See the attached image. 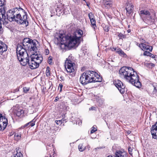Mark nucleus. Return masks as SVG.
I'll list each match as a JSON object with an SVG mask.
<instances>
[{
    "label": "nucleus",
    "instance_id": "f257e3e1",
    "mask_svg": "<svg viewBox=\"0 0 157 157\" xmlns=\"http://www.w3.org/2000/svg\"><path fill=\"white\" fill-rule=\"evenodd\" d=\"M82 34V32L80 30L75 31L72 36L59 34L56 37L55 42L61 49L73 47L79 43Z\"/></svg>",
    "mask_w": 157,
    "mask_h": 157
},
{
    "label": "nucleus",
    "instance_id": "f03ea898",
    "mask_svg": "<svg viewBox=\"0 0 157 157\" xmlns=\"http://www.w3.org/2000/svg\"><path fill=\"white\" fill-rule=\"evenodd\" d=\"M119 72L120 76L124 78L127 81L137 88L141 87V84L140 82L139 76L137 73L133 71L132 68L123 67L120 70Z\"/></svg>",
    "mask_w": 157,
    "mask_h": 157
},
{
    "label": "nucleus",
    "instance_id": "7ed1b4c3",
    "mask_svg": "<svg viewBox=\"0 0 157 157\" xmlns=\"http://www.w3.org/2000/svg\"><path fill=\"white\" fill-rule=\"evenodd\" d=\"M102 78L97 73L92 71H89L81 75L79 81L83 85L92 82H101Z\"/></svg>",
    "mask_w": 157,
    "mask_h": 157
},
{
    "label": "nucleus",
    "instance_id": "20e7f679",
    "mask_svg": "<svg viewBox=\"0 0 157 157\" xmlns=\"http://www.w3.org/2000/svg\"><path fill=\"white\" fill-rule=\"evenodd\" d=\"M16 52L17 59L22 65L25 66L28 64L29 60L27 52L20 44L17 45Z\"/></svg>",
    "mask_w": 157,
    "mask_h": 157
},
{
    "label": "nucleus",
    "instance_id": "39448f33",
    "mask_svg": "<svg viewBox=\"0 0 157 157\" xmlns=\"http://www.w3.org/2000/svg\"><path fill=\"white\" fill-rule=\"evenodd\" d=\"M17 11L15 21L20 24H25L26 26L28 25L27 15L25 10L21 8H17Z\"/></svg>",
    "mask_w": 157,
    "mask_h": 157
},
{
    "label": "nucleus",
    "instance_id": "423d86ee",
    "mask_svg": "<svg viewBox=\"0 0 157 157\" xmlns=\"http://www.w3.org/2000/svg\"><path fill=\"white\" fill-rule=\"evenodd\" d=\"M43 60L41 55H36L33 56L29 61L28 65L29 67L32 69L38 68Z\"/></svg>",
    "mask_w": 157,
    "mask_h": 157
},
{
    "label": "nucleus",
    "instance_id": "0eeeda50",
    "mask_svg": "<svg viewBox=\"0 0 157 157\" xmlns=\"http://www.w3.org/2000/svg\"><path fill=\"white\" fill-rule=\"evenodd\" d=\"M20 44L22 46V45L24 46V48H25V51L27 49L30 51H35L37 49L36 43L32 40L29 38H25L23 40L22 44Z\"/></svg>",
    "mask_w": 157,
    "mask_h": 157
},
{
    "label": "nucleus",
    "instance_id": "6e6552de",
    "mask_svg": "<svg viewBox=\"0 0 157 157\" xmlns=\"http://www.w3.org/2000/svg\"><path fill=\"white\" fill-rule=\"evenodd\" d=\"M140 14L141 17L144 18L145 21L148 25L153 24L154 19L152 18L148 11L145 10H142L140 11Z\"/></svg>",
    "mask_w": 157,
    "mask_h": 157
},
{
    "label": "nucleus",
    "instance_id": "1a4fd4ad",
    "mask_svg": "<svg viewBox=\"0 0 157 157\" xmlns=\"http://www.w3.org/2000/svg\"><path fill=\"white\" fill-rule=\"evenodd\" d=\"M17 8H14L12 10H9L6 15V11H5V16L6 18L2 17V18L5 20L6 19L12 22L15 21L16 14L17 13Z\"/></svg>",
    "mask_w": 157,
    "mask_h": 157
},
{
    "label": "nucleus",
    "instance_id": "9d476101",
    "mask_svg": "<svg viewBox=\"0 0 157 157\" xmlns=\"http://www.w3.org/2000/svg\"><path fill=\"white\" fill-rule=\"evenodd\" d=\"M75 65V63L72 62L71 61L67 59L64 64L65 70L68 73H73L75 71L73 66Z\"/></svg>",
    "mask_w": 157,
    "mask_h": 157
},
{
    "label": "nucleus",
    "instance_id": "9b49d317",
    "mask_svg": "<svg viewBox=\"0 0 157 157\" xmlns=\"http://www.w3.org/2000/svg\"><path fill=\"white\" fill-rule=\"evenodd\" d=\"M8 120L6 116L0 113V130H3L6 127Z\"/></svg>",
    "mask_w": 157,
    "mask_h": 157
},
{
    "label": "nucleus",
    "instance_id": "f8f14e48",
    "mask_svg": "<svg viewBox=\"0 0 157 157\" xmlns=\"http://www.w3.org/2000/svg\"><path fill=\"white\" fill-rule=\"evenodd\" d=\"M114 84L121 93L123 94L125 92V86L121 81L118 80L115 81Z\"/></svg>",
    "mask_w": 157,
    "mask_h": 157
},
{
    "label": "nucleus",
    "instance_id": "ddd939ff",
    "mask_svg": "<svg viewBox=\"0 0 157 157\" xmlns=\"http://www.w3.org/2000/svg\"><path fill=\"white\" fill-rule=\"evenodd\" d=\"M151 132L152 138L157 139V122L152 126L151 129Z\"/></svg>",
    "mask_w": 157,
    "mask_h": 157
},
{
    "label": "nucleus",
    "instance_id": "4468645a",
    "mask_svg": "<svg viewBox=\"0 0 157 157\" xmlns=\"http://www.w3.org/2000/svg\"><path fill=\"white\" fill-rule=\"evenodd\" d=\"M4 0H0V15H2V17L6 18L5 9L2 7L4 4Z\"/></svg>",
    "mask_w": 157,
    "mask_h": 157
},
{
    "label": "nucleus",
    "instance_id": "2eb2a0df",
    "mask_svg": "<svg viewBox=\"0 0 157 157\" xmlns=\"http://www.w3.org/2000/svg\"><path fill=\"white\" fill-rule=\"evenodd\" d=\"M138 46L143 50H147L151 52L152 50V46H149L144 43H141L140 44H139Z\"/></svg>",
    "mask_w": 157,
    "mask_h": 157
},
{
    "label": "nucleus",
    "instance_id": "dca6fc26",
    "mask_svg": "<svg viewBox=\"0 0 157 157\" xmlns=\"http://www.w3.org/2000/svg\"><path fill=\"white\" fill-rule=\"evenodd\" d=\"M114 156L115 157H128V154L125 152L118 151L116 152Z\"/></svg>",
    "mask_w": 157,
    "mask_h": 157
},
{
    "label": "nucleus",
    "instance_id": "f3484780",
    "mask_svg": "<svg viewBox=\"0 0 157 157\" xmlns=\"http://www.w3.org/2000/svg\"><path fill=\"white\" fill-rule=\"evenodd\" d=\"M7 47L6 45L0 40V54L2 55L4 52L7 50Z\"/></svg>",
    "mask_w": 157,
    "mask_h": 157
},
{
    "label": "nucleus",
    "instance_id": "a211bd4d",
    "mask_svg": "<svg viewBox=\"0 0 157 157\" xmlns=\"http://www.w3.org/2000/svg\"><path fill=\"white\" fill-rule=\"evenodd\" d=\"M133 6L132 4H128L126 7L127 13L128 14L131 13L133 10Z\"/></svg>",
    "mask_w": 157,
    "mask_h": 157
},
{
    "label": "nucleus",
    "instance_id": "6ab92c4d",
    "mask_svg": "<svg viewBox=\"0 0 157 157\" xmlns=\"http://www.w3.org/2000/svg\"><path fill=\"white\" fill-rule=\"evenodd\" d=\"M116 52L118 53L120 56L124 57H126L127 55L120 48L115 49Z\"/></svg>",
    "mask_w": 157,
    "mask_h": 157
},
{
    "label": "nucleus",
    "instance_id": "aec40b11",
    "mask_svg": "<svg viewBox=\"0 0 157 157\" xmlns=\"http://www.w3.org/2000/svg\"><path fill=\"white\" fill-rule=\"evenodd\" d=\"M24 113V111L21 109H19L17 112V115L18 117H20L22 115H23Z\"/></svg>",
    "mask_w": 157,
    "mask_h": 157
},
{
    "label": "nucleus",
    "instance_id": "412c9836",
    "mask_svg": "<svg viewBox=\"0 0 157 157\" xmlns=\"http://www.w3.org/2000/svg\"><path fill=\"white\" fill-rule=\"evenodd\" d=\"M86 147H84L82 144H80L78 146V149L80 151H83L86 149Z\"/></svg>",
    "mask_w": 157,
    "mask_h": 157
},
{
    "label": "nucleus",
    "instance_id": "4be33fe9",
    "mask_svg": "<svg viewBox=\"0 0 157 157\" xmlns=\"http://www.w3.org/2000/svg\"><path fill=\"white\" fill-rule=\"evenodd\" d=\"M90 21L92 26V27L94 29H95V28L96 27V21L95 18L90 20Z\"/></svg>",
    "mask_w": 157,
    "mask_h": 157
},
{
    "label": "nucleus",
    "instance_id": "5701e85b",
    "mask_svg": "<svg viewBox=\"0 0 157 157\" xmlns=\"http://www.w3.org/2000/svg\"><path fill=\"white\" fill-rule=\"evenodd\" d=\"M50 68L49 67H47L46 68V74L47 76H49L50 75Z\"/></svg>",
    "mask_w": 157,
    "mask_h": 157
},
{
    "label": "nucleus",
    "instance_id": "b1692460",
    "mask_svg": "<svg viewBox=\"0 0 157 157\" xmlns=\"http://www.w3.org/2000/svg\"><path fill=\"white\" fill-rule=\"evenodd\" d=\"M21 134L20 133H16L14 135L15 138H17V139H20L21 138Z\"/></svg>",
    "mask_w": 157,
    "mask_h": 157
},
{
    "label": "nucleus",
    "instance_id": "393cba45",
    "mask_svg": "<svg viewBox=\"0 0 157 157\" xmlns=\"http://www.w3.org/2000/svg\"><path fill=\"white\" fill-rule=\"evenodd\" d=\"M64 120L62 119L59 120H56V122L57 124H61L63 123H64Z\"/></svg>",
    "mask_w": 157,
    "mask_h": 157
},
{
    "label": "nucleus",
    "instance_id": "a878e982",
    "mask_svg": "<svg viewBox=\"0 0 157 157\" xmlns=\"http://www.w3.org/2000/svg\"><path fill=\"white\" fill-rule=\"evenodd\" d=\"M88 16L90 20L94 18V16L92 13H89Z\"/></svg>",
    "mask_w": 157,
    "mask_h": 157
},
{
    "label": "nucleus",
    "instance_id": "bb28decb",
    "mask_svg": "<svg viewBox=\"0 0 157 157\" xmlns=\"http://www.w3.org/2000/svg\"><path fill=\"white\" fill-rule=\"evenodd\" d=\"M82 123V121L79 119L78 118L76 121V124H78L79 125H81Z\"/></svg>",
    "mask_w": 157,
    "mask_h": 157
},
{
    "label": "nucleus",
    "instance_id": "cd10ccee",
    "mask_svg": "<svg viewBox=\"0 0 157 157\" xmlns=\"http://www.w3.org/2000/svg\"><path fill=\"white\" fill-rule=\"evenodd\" d=\"M23 91L25 93H27L29 90V87H25L23 88Z\"/></svg>",
    "mask_w": 157,
    "mask_h": 157
},
{
    "label": "nucleus",
    "instance_id": "c85d7f7f",
    "mask_svg": "<svg viewBox=\"0 0 157 157\" xmlns=\"http://www.w3.org/2000/svg\"><path fill=\"white\" fill-rule=\"evenodd\" d=\"M23 156V155L21 153V152H19L18 153H17L14 157H22Z\"/></svg>",
    "mask_w": 157,
    "mask_h": 157
},
{
    "label": "nucleus",
    "instance_id": "c756f323",
    "mask_svg": "<svg viewBox=\"0 0 157 157\" xmlns=\"http://www.w3.org/2000/svg\"><path fill=\"white\" fill-rule=\"evenodd\" d=\"M96 126H93V127H92V130H91V131H90V133L91 134H92L94 132H95V131H96L97 130V129L96 128Z\"/></svg>",
    "mask_w": 157,
    "mask_h": 157
},
{
    "label": "nucleus",
    "instance_id": "7c9ffc66",
    "mask_svg": "<svg viewBox=\"0 0 157 157\" xmlns=\"http://www.w3.org/2000/svg\"><path fill=\"white\" fill-rule=\"evenodd\" d=\"M111 4V3L109 1H106L105 2L104 5L105 6H110V5Z\"/></svg>",
    "mask_w": 157,
    "mask_h": 157
},
{
    "label": "nucleus",
    "instance_id": "2f4dec72",
    "mask_svg": "<svg viewBox=\"0 0 157 157\" xmlns=\"http://www.w3.org/2000/svg\"><path fill=\"white\" fill-rule=\"evenodd\" d=\"M118 36L120 39H123L125 38V36L121 33H119Z\"/></svg>",
    "mask_w": 157,
    "mask_h": 157
},
{
    "label": "nucleus",
    "instance_id": "473e14b6",
    "mask_svg": "<svg viewBox=\"0 0 157 157\" xmlns=\"http://www.w3.org/2000/svg\"><path fill=\"white\" fill-rule=\"evenodd\" d=\"M98 102L99 103V104L101 105L104 104V100L102 99L100 100H99L98 101Z\"/></svg>",
    "mask_w": 157,
    "mask_h": 157
},
{
    "label": "nucleus",
    "instance_id": "72a5a7b5",
    "mask_svg": "<svg viewBox=\"0 0 157 157\" xmlns=\"http://www.w3.org/2000/svg\"><path fill=\"white\" fill-rule=\"evenodd\" d=\"M56 12L58 13H59V14H60V15H61V14H63V13H63V12H62V11H61V10H59V9H57L56 10Z\"/></svg>",
    "mask_w": 157,
    "mask_h": 157
},
{
    "label": "nucleus",
    "instance_id": "f704fd0d",
    "mask_svg": "<svg viewBox=\"0 0 157 157\" xmlns=\"http://www.w3.org/2000/svg\"><path fill=\"white\" fill-rule=\"evenodd\" d=\"M149 54H150V52L148 51H145L143 54L144 55V56H149Z\"/></svg>",
    "mask_w": 157,
    "mask_h": 157
},
{
    "label": "nucleus",
    "instance_id": "c9c22d12",
    "mask_svg": "<svg viewBox=\"0 0 157 157\" xmlns=\"http://www.w3.org/2000/svg\"><path fill=\"white\" fill-rule=\"evenodd\" d=\"M29 123H30L29 124L30 125H31L32 127L34 126V125L35 124L34 122H33V121H31L29 122Z\"/></svg>",
    "mask_w": 157,
    "mask_h": 157
},
{
    "label": "nucleus",
    "instance_id": "e433bc0d",
    "mask_svg": "<svg viewBox=\"0 0 157 157\" xmlns=\"http://www.w3.org/2000/svg\"><path fill=\"white\" fill-rule=\"evenodd\" d=\"M128 150L129 153L131 154V152L132 151V149L131 148V147H129V148H128Z\"/></svg>",
    "mask_w": 157,
    "mask_h": 157
},
{
    "label": "nucleus",
    "instance_id": "4c0bfd02",
    "mask_svg": "<svg viewBox=\"0 0 157 157\" xmlns=\"http://www.w3.org/2000/svg\"><path fill=\"white\" fill-rule=\"evenodd\" d=\"M96 108L94 106H92L89 109L90 110H95Z\"/></svg>",
    "mask_w": 157,
    "mask_h": 157
},
{
    "label": "nucleus",
    "instance_id": "58836bf2",
    "mask_svg": "<svg viewBox=\"0 0 157 157\" xmlns=\"http://www.w3.org/2000/svg\"><path fill=\"white\" fill-rule=\"evenodd\" d=\"M16 151L17 153H18L19 152H21L19 150V148L17 147L16 148Z\"/></svg>",
    "mask_w": 157,
    "mask_h": 157
},
{
    "label": "nucleus",
    "instance_id": "ea45409f",
    "mask_svg": "<svg viewBox=\"0 0 157 157\" xmlns=\"http://www.w3.org/2000/svg\"><path fill=\"white\" fill-rule=\"evenodd\" d=\"M150 54H149V56H150V57H152V58H154L155 57V56H154V55H153L151 53H150Z\"/></svg>",
    "mask_w": 157,
    "mask_h": 157
},
{
    "label": "nucleus",
    "instance_id": "a19ab883",
    "mask_svg": "<svg viewBox=\"0 0 157 157\" xmlns=\"http://www.w3.org/2000/svg\"><path fill=\"white\" fill-rule=\"evenodd\" d=\"M59 86L60 87V91L61 90H62V88L63 87V85L62 84H59Z\"/></svg>",
    "mask_w": 157,
    "mask_h": 157
},
{
    "label": "nucleus",
    "instance_id": "79ce46f5",
    "mask_svg": "<svg viewBox=\"0 0 157 157\" xmlns=\"http://www.w3.org/2000/svg\"><path fill=\"white\" fill-rule=\"evenodd\" d=\"M52 59H49L48 60V62L49 63H51L52 62Z\"/></svg>",
    "mask_w": 157,
    "mask_h": 157
},
{
    "label": "nucleus",
    "instance_id": "37998d69",
    "mask_svg": "<svg viewBox=\"0 0 157 157\" xmlns=\"http://www.w3.org/2000/svg\"><path fill=\"white\" fill-rule=\"evenodd\" d=\"M14 90L15 91V92L18 91L19 90V88H17Z\"/></svg>",
    "mask_w": 157,
    "mask_h": 157
},
{
    "label": "nucleus",
    "instance_id": "c03bdc74",
    "mask_svg": "<svg viewBox=\"0 0 157 157\" xmlns=\"http://www.w3.org/2000/svg\"><path fill=\"white\" fill-rule=\"evenodd\" d=\"M29 124H30V123H29V122L27 123L26 124H25L24 125V127H25L26 126H27Z\"/></svg>",
    "mask_w": 157,
    "mask_h": 157
},
{
    "label": "nucleus",
    "instance_id": "a18cd8bd",
    "mask_svg": "<svg viewBox=\"0 0 157 157\" xmlns=\"http://www.w3.org/2000/svg\"><path fill=\"white\" fill-rule=\"evenodd\" d=\"M29 124H30V123H29V122L27 123L26 124H25L24 125V127H25L26 126H27Z\"/></svg>",
    "mask_w": 157,
    "mask_h": 157
},
{
    "label": "nucleus",
    "instance_id": "49530a36",
    "mask_svg": "<svg viewBox=\"0 0 157 157\" xmlns=\"http://www.w3.org/2000/svg\"><path fill=\"white\" fill-rule=\"evenodd\" d=\"M59 99L58 98V97H56V99L55 100V101H56L57 100H58V99Z\"/></svg>",
    "mask_w": 157,
    "mask_h": 157
},
{
    "label": "nucleus",
    "instance_id": "de8ad7c7",
    "mask_svg": "<svg viewBox=\"0 0 157 157\" xmlns=\"http://www.w3.org/2000/svg\"><path fill=\"white\" fill-rule=\"evenodd\" d=\"M155 91L157 90V88H156V87H154V92L155 91Z\"/></svg>",
    "mask_w": 157,
    "mask_h": 157
},
{
    "label": "nucleus",
    "instance_id": "09e8293b",
    "mask_svg": "<svg viewBox=\"0 0 157 157\" xmlns=\"http://www.w3.org/2000/svg\"><path fill=\"white\" fill-rule=\"evenodd\" d=\"M105 31L106 32H108L109 31V29L108 28H107L106 29H105Z\"/></svg>",
    "mask_w": 157,
    "mask_h": 157
},
{
    "label": "nucleus",
    "instance_id": "8fccbe9b",
    "mask_svg": "<svg viewBox=\"0 0 157 157\" xmlns=\"http://www.w3.org/2000/svg\"><path fill=\"white\" fill-rule=\"evenodd\" d=\"M48 52H47V51H46V55H48V53H49L48 50Z\"/></svg>",
    "mask_w": 157,
    "mask_h": 157
},
{
    "label": "nucleus",
    "instance_id": "3c124183",
    "mask_svg": "<svg viewBox=\"0 0 157 157\" xmlns=\"http://www.w3.org/2000/svg\"><path fill=\"white\" fill-rule=\"evenodd\" d=\"M128 133L129 134H130V131H128Z\"/></svg>",
    "mask_w": 157,
    "mask_h": 157
},
{
    "label": "nucleus",
    "instance_id": "603ef678",
    "mask_svg": "<svg viewBox=\"0 0 157 157\" xmlns=\"http://www.w3.org/2000/svg\"><path fill=\"white\" fill-rule=\"evenodd\" d=\"M107 157H113L111 155H109V156H108Z\"/></svg>",
    "mask_w": 157,
    "mask_h": 157
},
{
    "label": "nucleus",
    "instance_id": "864d4df0",
    "mask_svg": "<svg viewBox=\"0 0 157 157\" xmlns=\"http://www.w3.org/2000/svg\"><path fill=\"white\" fill-rule=\"evenodd\" d=\"M74 2H75V1H77V0H72Z\"/></svg>",
    "mask_w": 157,
    "mask_h": 157
},
{
    "label": "nucleus",
    "instance_id": "5fc2aeb1",
    "mask_svg": "<svg viewBox=\"0 0 157 157\" xmlns=\"http://www.w3.org/2000/svg\"><path fill=\"white\" fill-rule=\"evenodd\" d=\"M60 78H61L62 80H63V79H62L63 77H60Z\"/></svg>",
    "mask_w": 157,
    "mask_h": 157
},
{
    "label": "nucleus",
    "instance_id": "6e6d98bb",
    "mask_svg": "<svg viewBox=\"0 0 157 157\" xmlns=\"http://www.w3.org/2000/svg\"><path fill=\"white\" fill-rule=\"evenodd\" d=\"M128 33H129V32L130 31H129V30H128Z\"/></svg>",
    "mask_w": 157,
    "mask_h": 157
},
{
    "label": "nucleus",
    "instance_id": "4d7b16f0",
    "mask_svg": "<svg viewBox=\"0 0 157 157\" xmlns=\"http://www.w3.org/2000/svg\"><path fill=\"white\" fill-rule=\"evenodd\" d=\"M83 0V1H85V0Z\"/></svg>",
    "mask_w": 157,
    "mask_h": 157
},
{
    "label": "nucleus",
    "instance_id": "13d9d810",
    "mask_svg": "<svg viewBox=\"0 0 157 157\" xmlns=\"http://www.w3.org/2000/svg\"><path fill=\"white\" fill-rule=\"evenodd\" d=\"M50 157H51V156H50Z\"/></svg>",
    "mask_w": 157,
    "mask_h": 157
}]
</instances>
